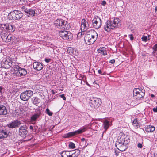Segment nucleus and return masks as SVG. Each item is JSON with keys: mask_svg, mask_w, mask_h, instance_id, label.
<instances>
[{"mask_svg": "<svg viewBox=\"0 0 157 157\" xmlns=\"http://www.w3.org/2000/svg\"><path fill=\"white\" fill-rule=\"evenodd\" d=\"M33 103L35 105H36L40 102V99L37 97H34L32 98Z\"/></svg>", "mask_w": 157, "mask_h": 157, "instance_id": "22", "label": "nucleus"}, {"mask_svg": "<svg viewBox=\"0 0 157 157\" xmlns=\"http://www.w3.org/2000/svg\"><path fill=\"white\" fill-rule=\"evenodd\" d=\"M6 24H0V28L2 30H5Z\"/></svg>", "mask_w": 157, "mask_h": 157, "instance_id": "34", "label": "nucleus"}, {"mask_svg": "<svg viewBox=\"0 0 157 157\" xmlns=\"http://www.w3.org/2000/svg\"><path fill=\"white\" fill-rule=\"evenodd\" d=\"M59 35L65 40H70L72 39V34L69 31L65 30L60 31L59 32Z\"/></svg>", "mask_w": 157, "mask_h": 157, "instance_id": "4", "label": "nucleus"}, {"mask_svg": "<svg viewBox=\"0 0 157 157\" xmlns=\"http://www.w3.org/2000/svg\"><path fill=\"white\" fill-rule=\"evenodd\" d=\"M89 103L91 107L96 109L100 106L101 102L100 98L92 97L91 98Z\"/></svg>", "mask_w": 157, "mask_h": 157, "instance_id": "5", "label": "nucleus"}, {"mask_svg": "<svg viewBox=\"0 0 157 157\" xmlns=\"http://www.w3.org/2000/svg\"><path fill=\"white\" fill-rule=\"evenodd\" d=\"M150 36V35H148V37H149Z\"/></svg>", "mask_w": 157, "mask_h": 157, "instance_id": "61", "label": "nucleus"}, {"mask_svg": "<svg viewBox=\"0 0 157 157\" xmlns=\"http://www.w3.org/2000/svg\"><path fill=\"white\" fill-rule=\"evenodd\" d=\"M106 4V2L104 0L103 1L101 2V5L103 6H105Z\"/></svg>", "mask_w": 157, "mask_h": 157, "instance_id": "45", "label": "nucleus"}, {"mask_svg": "<svg viewBox=\"0 0 157 157\" xmlns=\"http://www.w3.org/2000/svg\"><path fill=\"white\" fill-rule=\"evenodd\" d=\"M21 9L23 10V11H24L25 13H28V9H27V8L26 7V6H24L22 7Z\"/></svg>", "mask_w": 157, "mask_h": 157, "instance_id": "35", "label": "nucleus"}, {"mask_svg": "<svg viewBox=\"0 0 157 157\" xmlns=\"http://www.w3.org/2000/svg\"><path fill=\"white\" fill-rule=\"evenodd\" d=\"M137 147H138V148H142V144L140 143H138L137 144Z\"/></svg>", "mask_w": 157, "mask_h": 157, "instance_id": "42", "label": "nucleus"}, {"mask_svg": "<svg viewBox=\"0 0 157 157\" xmlns=\"http://www.w3.org/2000/svg\"><path fill=\"white\" fill-rule=\"evenodd\" d=\"M138 122V121H137V119H135L133 121L132 124L134 125V124H136V123Z\"/></svg>", "mask_w": 157, "mask_h": 157, "instance_id": "41", "label": "nucleus"}, {"mask_svg": "<svg viewBox=\"0 0 157 157\" xmlns=\"http://www.w3.org/2000/svg\"><path fill=\"white\" fill-rule=\"evenodd\" d=\"M140 124L138 122L136 124H134V126L136 127L137 128H138L139 127H140V126L139 125Z\"/></svg>", "mask_w": 157, "mask_h": 157, "instance_id": "44", "label": "nucleus"}, {"mask_svg": "<svg viewBox=\"0 0 157 157\" xmlns=\"http://www.w3.org/2000/svg\"><path fill=\"white\" fill-rule=\"evenodd\" d=\"M34 68L37 71L41 70L43 67V64L38 62H35L33 63Z\"/></svg>", "mask_w": 157, "mask_h": 157, "instance_id": "16", "label": "nucleus"}, {"mask_svg": "<svg viewBox=\"0 0 157 157\" xmlns=\"http://www.w3.org/2000/svg\"><path fill=\"white\" fill-rule=\"evenodd\" d=\"M26 129L27 128L26 125H24L20 127L19 129V135L23 137H24L28 133V131Z\"/></svg>", "mask_w": 157, "mask_h": 157, "instance_id": "14", "label": "nucleus"}, {"mask_svg": "<svg viewBox=\"0 0 157 157\" xmlns=\"http://www.w3.org/2000/svg\"><path fill=\"white\" fill-rule=\"evenodd\" d=\"M69 147L70 148L74 149L75 148V144L71 142H70L69 143Z\"/></svg>", "mask_w": 157, "mask_h": 157, "instance_id": "29", "label": "nucleus"}, {"mask_svg": "<svg viewBox=\"0 0 157 157\" xmlns=\"http://www.w3.org/2000/svg\"><path fill=\"white\" fill-rule=\"evenodd\" d=\"M12 62L11 61H8L6 59H3L1 62V66L6 69H8L12 66Z\"/></svg>", "mask_w": 157, "mask_h": 157, "instance_id": "12", "label": "nucleus"}, {"mask_svg": "<svg viewBox=\"0 0 157 157\" xmlns=\"http://www.w3.org/2000/svg\"><path fill=\"white\" fill-rule=\"evenodd\" d=\"M14 69V73L18 77L24 76L27 74V71L25 69L19 66L16 67Z\"/></svg>", "mask_w": 157, "mask_h": 157, "instance_id": "8", "label": "nucleus"}, {"mask_svg": "<svg viewBox=\"0 0 157 157\" xmlns=\"http://www.w3.org/2000/svg\"><path fill=\"white\" fill-rule=\"evenodd\" d=\"M102 22V21L98 16L92 20L93 26L96 29H98L101 27Z\"/></svg>", "mask_w": 157, "mask_h": 157, "instance_id": "10", "label": "nucleus"}, {"mask_svg": "<svg viewBox=\"0 0 157 157\" xmlns=\"http://www.w3.org/2000/svg\"><path fill=\"white\" fill-rule=\"evenodd\" d=\"M139 91H140V88L134 89L133 91V96H134V94L136 95V94H138V93L139 92Z\"/></svg>", "mask_w": 157, "mask_h": 157, "instance_id": "30", "label": "nucleus"}, {"mask_svg": "<svg viewBox=\"0 0 157 157\" xmlns=\"http://www.w3.org/2000/svg\"><path fill=\"white\" fill-rule=\"evenodd\" d=\"M103 126L105 130H107L109 126V121L107 120L104 121L103 122Z\"/></svg>", "mask_w": 157, "mask_h": 157, "instance_id": "23", "label": "nucleus"}, {"mask_svg": "<svg viewBox=\"0 0 157 157\" xmlns=\"http://www.w3.org/2000/svg\"><path fill=\"white\" fill-rule=\"evenodd\" d=\"M29 128H30V129H31L33 130V127L32 126H31V125L30 126Z\"/></svg>", "mask_w": 157, "mask_h": 157, "instance_id": "51", "label": "nucleus"}, {"mask_svg": "<svg viewBox=\"0 0 157 157\" xmlns=\"http://www.w3.org/2000/svg\"><path fill=\"white\" fill-rule=\"evenodd\" d=\"M5 28V30L9 32H13L15 30L14 26L10 23L6 24Z\"/></svg>", "mask_w": 157, "mask_h": 157, "instance_id": "17", "label": "nucleus"}, {"mask_svg": "<svg viewBox=\"0 0 157 157\" xmlns=\"http://www.w3.org/2000/svg\"><path fill=\"white\" fill-rule=\"evenodd\" d=\"M155 127L151 125L147 126L146 128L145 131L147 132H152L155 130Z\"/></svg>", "mask_w": 157, "mask_h": 157, "instance_id": "20", "label": "nucleus"}, {"mask_svg": "<svg viewBox=\"0 0 157 157\" xmlns=\"http://www.w3.org/2000/svg\"><path fill=\"white\" fill-rule=\"evenodd\" d=\"M145 90L144 89H142L140 92H139L138 94H134V97L137 100H140L143 99L145 94Z\"/></svg>", "mask_w": 157, "mask_h": 157, "instance_id": "15", "label": "nucleus"}, {"mask_svg": "<svg viewBox=\"0 0 157 157\" xmlns=\"http://www.w3.org/2000/svg\"><path fill=\"white\" fill-rule=\"evenodd\" d=\"M54 24L56 27L59 29H68L70 27L69 23L63 19H59L55 21Z\"/></svg>", "mask_w": 157, "mask_h": 157, "instance_id": "2", "label": "nucleus"}, {"mask_svg": "<svg viewBox=\"0 0 157 157\" xmlns=\"http://www.w3.org/2000/svg\"><path fill=\"white\" fill-rule=\"evenodd\" d=\"M98 73L100 74H101V75H104L105 74V72H102L101 71V70L100 69L98 70Z\"/></svg>", "mask_w": 157, "mask_h": 157, "instance_id": "38", "label": "nucleus"}, {"mask_svg": "<svg viewBox=\"0 0 157 157\" xmlns=\"http://www.w3.org/2000/svg\"><path fill=\"white\" fill-rule=\"evenodd\" d=\"M7 113V111L6 107L0 104V115H6Z\"/></svg>", "mask_w": 157, "mask_h": 157, "instance_id": "19", "label": "nucleus"}, {"mask_svg": "<svg viewBox=\"0 0 157 157\" xmlns=\"http://www.w3.org/2000/svg\"><path fill=\"white\" fill-rule=\"evenodd\" d=\"M33 94V92L30 90H26L22 93L20 96L21 99L24 101L29 100Z\"/></svg>", "mask_w": 157, "mask_h": 157, "instance_id": "6", "label": "nucleus"}, {"mask_svg": "<svg viewBox=\"0 0 157 157\" xmlns=\"http://www.w3.org/2000/svg\"><path fill=\"white\" fill-rule=\"evenodd\" d=\"M11 35H7V39L6 41H7L8 42H10L11 40Z\"/></svg>", "mask_w": 157, "mask_h": 157, "instance_id": "36", "label": "nucleus"}, {"mask_svg": "<svg viewBox=\"0 0 157 157\" xmlns=\"http://www.w3.org/2000/svg\"><path fill=\"white\" fill-rule=\"evenodd\" d=\"M59 96L61 98H62L64 100H65L66 99V98L64 94H60L59 95Z\"/></svg>", "mask_w": 157, "mask_h": 157, "instance_id": "39", "label": "nucleus"}, {"mask_svg": "<svg viewBox=\"0 0 157 157\" xmlns=\"http://www.w3.org/2000/svg\"><path fill=\"white\" fill-rule=\"evenodd\" d=\"M98 51L99 53H102L103 55H107V53L106 52L105 50L104 49H98Z\"/></svg>", "mask_w": 157, "mask_h": 157, "instance_id": "27", "label": "nucleus"}, {"mask_svg": "<svg viewBox=\"0 0 157 157\" xmlns=\"http://www.w3.org/2000/svg\"><path fill=\"white\" fill-rule=\"evenodd\" d=\"M3 88L2 86H0V93H2V91Z\"/></svg>", "mask_w": 157, "mask_h": 157, "instance_id": "49", "label": "nucleus"}, {"mask_svg": "<svg viewBox=\"0 0 157 157\" xmlns=\"http://www.w3.org/2000/svg\"><path fill=\"white\" fill-rule=\"evenodd\" d=\"M151 96L152 97H154V95L153 94H151Z\"/></svg>", "mask_w": 157, "mask_h": 157, "instance_id": "56", "label": "nucleus"}, {"mask_svg": "<svg viewBox=\"0 0 157 157\" xmlns=\"http://www.w3.org/2000/svg\"><path fill=\"white\" fill-rule=\"evenodd\" d=\"M116 146L118 150L121 151H123L127 148L128 145V143H125L124 139L122 143L119 141H117L116 143Z\"/></svg>", "mask_w": 157, "mask_h": 157, "instance_id": "7", "label": "nucleus"}, {"mask_svg": "<svg viewBox=\"0 0 157 157\" xmlns=\"http://www.w3.org/2000/svg\"><path fill=\"white\" fill-rule=\"evenodd\" d=\"M46 113L49 116H52V115L53 113L50 111L48 108H47L46 109Z\"/></svg>", "mask_w": 157, "mask_h": 157, "instance_id": "31", "label": "nucleus"}, {"mask_svg": "<svg viewBox=\"0 0 157 157\" xmlns=\"http://www.w3.org/2000/svg\"><path fill=\"white\" fill-rule=\"evenodd\" d=\"M155 12H157V6L155 7Z\"/></svg>", "mask_w": 157, "mask_h": 157, "instance_id": "55", "label": "nucleus"}, {"mask_svg": "<svg viewBox=\"0 0 157 157\" xmlns=\"http://www.w3.org/2000/svg\"><path fill=\"white\" fill-rule=\"evenodd\" d=\"M51 60V59H47V58H46L45 59V61L46 63H47L50 62Z\"/></svg>", "mask_w": 157, "mask_h": 157, "instance_id": "43", "label": "nucleus"}, {"mask_svg": "<svg viewBox=\"0 0 157 157\" xmlns=\"http://www.w3.org/2000/svg\"><path fill=\"white\" fill-rule=\"evenodd\" d=\"M107 130H105V131H104L103 133H102V136L103 137V134L105 132H106V131Z\"/></svg>", "mask_w": 157, "mask_h": 157, "instance_id": "53", "label": "nucleus"}, {"mask_svg": "<svg viewBox=\"0 0 157 157\" xmlns=\"http://www.w3.org/2000/svg\"><path fill=\"white\" fill-rule=\"evenodd\" d=\"M125 143H128V141L127 140H125Z\"/></svg>", "mask_w": 157, "mask_h": 157, "instance_id": "57", "label": "nucleus"}, {"mask_svg": "<svg viewBox=\"0 0 157 157\" xmlns=\"http://www.w3.org/2000/svg\"><path fill=\"white\" fill-rule=\"evenodd\" d=\"M52 94H55V92H54V91H53V90H52Z\"/></svg>", "mask_w": 157, "mask_h": 157, "instance_id": "59", "label": "nucleus"}, {"mask_svg": "<svg viewBox=\"0 0 157 157\" xmlns=\"http://www.w3.org/2000/svg\"><path fill=\"white\" fill-rule=\"evenodd\" d=\"M86 36L85 37L84 40L87 44H92L96 40V39H92L90 35Z\"/></svg>", "mask_w": 157, "mask_h": 157, "instance_id": "18", "label": "nucleus"}, {"mask_svg": "<svg viewBox=\"0 0 157 157\" xmlns=\"http://www.w3.org/2000/svg\"><path fill=\"white\" fill-rule=\"evenodd\" d=\"M115 63V60L114 59H112L109 61V63L112 64H114Z\"/></svg>", "mask_w": 157, "mask_h": 157, "instance_id": "46", "label": "nucleus"}, {"mask_svg": "<svg viewBox=\"0 0 157 157\" xmlns=\"http://www.w3.org/2000/svg\"><path fill=\"white\" fill-rule=\"evenodd\" d=\"M23 13L20 11L15 10L10 13L8 15V18L10 20H16L21 19L23 16Z\"/></svg>", "mask_w": 157, "mask_h": 157, "instance_id": "3", "label": "nucleus"}, {"mask_svg": "<svg viewBox=\"0 0 157 157\" xmlns=\"http://www.w3.org/2000/svg\"><path fill=\"white\" fill-rule=\"evenodd\" d=\"M121 25L120 20L119 18H116L113 20H109L105 23L104 26L105 30L109 31L111 29H113L116 27H118Z\"/></svg>", "mask_w": 157, "mask_h": 157, "instance_id": "1", "label": "nucleus"}, {"mask_svg": "<svg viewBox=\"0 0 157 157\" xmlns=\"http://www.w3.org/2000/svg\"><path fill=\"white\" fill-rule=\"evenodd\" d=\"M89 27L88 22L85 19L82 20L81 27V29L82 31L84 32Z\"/></svg>", "mask_w": 157, "mask_h": 157, "instance_id": "13", "label": "nucleus"}, {"mask_svg": "<svg viewBox=\"0 0 157 157\" xmlns=\"http://www.w3.org/2000/svg\"><path fill=\"white\" fill-rule=\"evenodd\" d=\"M141 39L143 41L146 42L147 40V37L146 36L143 35L141 38Z\"/></svg>", "mask_w": 157, "mask_h": 157, "instance_id": "37", "label": "nucleus"}, {"mask_svg": "<svg viewBox=\"0 0 157 157\" xmlns=\"http://www.w3.org/2000/svg\"><path fill=\"white\" fill-rule=\"evenodd\" d=\"M40 116L39 113H36L32 116L31 117V120L32 121H35Z\"/></svg>", "mask_w": 157, "mask_h": 157, "instance_id": "25", "label": "nucleus"}, {"mask_svg": "<svg viewBox=\"0 0 157 157\" xmlns=\"http://www.w3.org/2000/svg\"><path fill=\"white\" fill-rule=\"evenodd\" d=\"M76 151L71 154H70V155H69L68 157H77L80 154V151L78 149H75Z\"/></svg>", "mask_w": 157, "mask_h": 157, "instance_id": "21", "label": "nucleus"}, {"mask_svg": "<svg viewBox=\"0 0 157 157\" xmlns=\"http://www.w3.org/2000/svg\"><path fill=\"white\" fill-rule=\"evenodd\" d=\"M6 24H0V28L2 30H5Z\"/></svg>", "mask_w": 157, "mask_h": 157, "instance_id": "33", "label": "nucleus"}, {"mask_svg": "<svg viewBox=\"0 0 157 157\" xmlns=\"http://www.w3.org/2000/svg\"><path fill=\"white\" fill-rule=\"evenodd\" d=\"M27 12H28V13H26L29 14V16H33L35 13V11L32 9H29Z\"/></svg>", "mask_w": 157, "mask_h": 157, "instance_id": "24", "label": "nucleus"}, {"mask_svg": "<svg viewBox=\"0 0 157 157\" xmlns=\"http://www.w3.org/2000/svg\"><path fill=\"white\" fill-rule=\"evenodd\" d=\"M2 130H0V139H3V136L2 135Z\"/></svg>", "mask_w": 157, "mask_h": 157, "instance_id": "40", "label": "nucleus"}, {"mask_svg": "<svg viewBox=\"0 0 157 157\" xmlns=\"http://www.w3.org/2000/svg\"><path fill=\"white\" fill-rule=\"evenodd\" d=\"M95 33L96 34H97V36H98V34H97V33H96V32H95Z\"/></svg>", "mask_w": 157, "mask_h": 157, "instance_id": "62", "label": "nucleus"}, {"mask_svg": "<svg viewBox=\"0 0 157 157\" xmlns=\"http://www.w3.org/2000/svg\"><path fill=\"white\" fill-rule=\"evenodd\" d=\"M81 35H82V33H81Z\"/></svg>", "mask_w": 157, "mask_h": 157, "instance_id": "64", "label": "nucleus"}, {"mask_svg": "<svg viewBox=\"0 0 157 157\" xmlns=\"http://www.w3.org/2000/svg\"><path fill=\"white\" fill-rule=\"evenodd\" d=\"M142 89H142L141 87L140 88V91H139V92H140L141 91V90H142Z\"/></svg>", "mask_w": 157, "mask_h": 157, "instance_id": "58", "label": "nucleus"}, {"mask_svg": "<svg viewBox=\"0 0 157 157\" xmlns=\"http://www.w3.org/2000/svg\"><path fill=\"white\" fill-rule=\"evenodd\" d=\"M154 157H157V154H154Z\"/></svg>", "mask_w": 157, "mask_h": 157, "instance_id": "54", "label": "nucleus"}, {"mask_svg": "<svg viewBox=\"0 0 157 157\" xmlns=\"http://www.w3.org/2000/svg\"><path fill=\"white\" fill-rule=\"evenodd\" d=\"M153 51L152 52L153 54L156 53L157 52V44H155L152 48Z\"/></svg>", "mask_w": 157, "mask_h": 157, "instance_id": "28", "label": "nucleus"}, {"mask_svg": "<svg viewBox=\"0 0 157 157\" xmlns=\"http://www.w3.org/2000/svg\"><path fill=\"white\" fill-rule=\"evenodd\" d=\"M21 123V121L17 120L11 122L7 125V126L11 128H16L18 127Z\"/></svg>", "mask_w": 157, "mask_h": 157, "instance_id": "11", "label": "nucleus"}, {"mask_svg": "<svg viewBox=\"0 0 157 157\" xmlns=\"http://www.w3.org/2000/svg\"><path fill=\"white\" fill-rule=\"evenodd\" d=\"M115 152L116 153V155H118V154H117V153H116V151H115Z\"/></svg>", "mask_w": 157, "mask_h": 157, "instance_id": "60", "label": "nucleus"}, {"mask_svg": "<svg viewBox=\"0 0 157 157\" xmlns=\"http://www.w3.org/2000/svg\"><path fill=\"white\" fill-rule=\"evenodd\" d=\"M7 34L6 33H2L1 34V36L2 40L6 41L7 39Z\"/></svg>", "mask_w": 157, "mask_h": 157, "instance_id": "26", "label": "nucleus"}, {"mask_svg": "<svg viewBox=\"0 0 157 157\" xmlns=\"http://www.w3.org/2000/svg\"><path fill=\"white\" fill-rule=\"evenodd\" d=\"M130 39L131 40H132L133 39V37L132 35H130Z\"/></svg>", "mask_w": 157, "mask_h": 157, "instance_id": "50", "label": "nucleus"}, {"mask_svg": "<svg viewBox=\"0 0 157 157\" xmlns=\"http://www.w3.org/2000/svg\"><path fill=\"white\" fill-rule=\"evenodd\" d=\"M153 110L154 112H157V106H156V108H153Z\"/></svg>", "mask_w": 157, "mask_h": 157, "instance_id": "47", "label": "nucleus"}, {"mask_svg": "<svg viewBox=\"0 0 157 157\" xmlns=\"http://www.w3.org/2000/svg\"><path fill=\"white\" fill-rule=\"evenodd\" d=\"M86 130L85 127H83L80 129L73 132H70L66 134L65 135V137L69 138L79 134H81L84 132Z\"/></svg>", "mask_w": 157, "mask_h": 157, "instance_id": "9", "label": "nucleus"}, {"mask_svg": "<svg viewBox=\"0 0 157 157\" xmlns=\"http://www.w3.org/2000/svg\"><path fill=\"white\" fill-rule=\"evenodd\" d=\"M81 140L82 141H85V138H83L81 139Z\"/></svg>", "mask_w": 157, "mask_h": 157, "instance_id": "52", "label": "nucleus"}, {"mask_svg": "<svg viewBox=\"0 0 157 157\" xmlns=\"http://www.w3.org/2000/svg\"><path fill=\"white\" fill-rule=\"evenodd\" d=\"M79 34H80V33H79L78 34V36Z\"/></svg>", "mask_w": 157, "mask_h": 157, "instance_id": "63", "label": "nucleus"}, {"mask_svg": "<svg viewBox=\"0 0 157 157\" xmlns=\"http://www.w3.org/2000/svg\"><path fill=\"white\" fill-rule=\"evenodd\" d=\"M2 131L3 132L2 135L3 136V139L6 138L8 136V134L7 133V132L4 131V130H2Z\"/></svg>", "mask_w": 157, "mask_h": 157, "instance_id": "32", "label": "nucleus"}, {"mask_svg": "<svg viewBox=\"0 0 157 157\" xmlns=\"http://www.w3.org/2000/svg\"><path fill=\"white\" fill-rule=\"evenodd\" d=\"M90 37L91 38V39H95V36L94 35H91V36H90Z\"/></svg>", "mask_w": 157, "mask_h": 157, "instance_id": "48", "label": "nucleus"}]
</instances>
